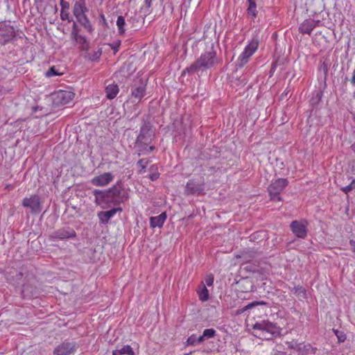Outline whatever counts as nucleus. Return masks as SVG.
I'll return each instance as SVG.
<instances>
[{"label":"nucleus","instance_id":"obj_27","mask_svg":"<svg viewBox=\"0 0 355 355\" xmlns=\"http://www.w3.org/2000/svg\"><path fill=\"white\" fill-rule=\"evenodd\" d=\"M333 331L335 336L338 338V341L339 343H343L346 340V334L343 331H339L338 329H333Z\"/></svg>","mask_w":355,"mask_h":355},{"label":"nucleus","instance_id":"obj_40","mask_svg":"<svg viewBox=\"0 0 355 355\" xmlns=\"http://www.w3.org/2000/svg\"><path fill=\"white\" fill-rule=\"evenodd\" d=\"M205 337H202V335L200 336L199 337L196 338V344H199V343H201L204 341L205 340Z\"/></svg>","mask_w":355,"mask_h":355},{"label":"nucleus","instance_id":"obj_23","mask_svg":"<svg viewBox=\"0 0 355 355\" xmlns=\"http://www.w3.org/2000/svg\"><path fill=\"white\" fill-rule=\"evenodd\" d=\"M150 161L148 159H139L137 163V167H138V173L139 174H143L146 172V168L147 166L149 164Z\"/></svg>","mask_w":355,"mask_h":355},{"label":"nucleus","instance_id":"obj_2","mask_svg":"<svg viewBox=\"0 0 355 355\" xmlns=\"http://www.w3.org/2000/svg\"><path fill=\"white\" fill-rule=\"evenodd\" d=\"M255 331V336L263 339L270 340L280 334L281 329L269 320L256 322L250 324Z\"/></svg>","mask_w":355,"mask_h":355},{"label":"nucleus","instance_id":"obj_13","mask_svg":"<svg viewBox=\"0 0 355 355\" xmlns=\"http://www.w3.org/2000/svg\"><path fill=\"white\" fill-rule=\"evenodd\" d=\"M114 180L113 175L110 173H104L91 180V183L96 187H105L109 184Z\"/></svg>","mask_w":355,"mask_h":355},{"label":"nucleus","instance_id":"obj_33","mask_svg":"<svg viewBox=\"0 0 355 355\" xmlns=\"http://www.w3.org/2000/svg\"><path fill=\"white\" fill-rule=\"evenodd\" d=\"M60 17L62 20H68L69 21H71L70 19H69V10H60Z\"/></svg>","mask_w":355,"mask_h":355},{"label":"nucleus","instance_id":"obj_15","mask_svg":"<svg viewBox=\"0 0 355 355\" xmlns=\"http://www.w3.org/2000/svg\"><path fill=\"white\" fill-rule=\"evenodd\" d=\"M76 236L75 230L72 228L67 227L57 230L52 235V238L60 240L74 238Z\"/></svg>","mask_w":355,"mask_h":355},{"label":"nucleus","instance_id":"obj_11","mask_svg":"<svg viewBox=\"0 0 355 355\" xmlns=\"http://www.w3.org/2000/svg\"><path fill=\"white\" fill-rule=\"evenodd\" d=\"M24 207L29 208L32 214H39L42 211V202L37 195H32L25 198L22 201Z\"/></svg>","mask_w":355,"mask_h":355},{"label":"nucleus","instance_id":"obj_42","mask_svg":"<svg viewBox=\"0 0 355 355\" xmlns=\"http://www.w3.org/2000/svg\"><path fill=\"white\" fill-rule=\"evenodd\" d=\"M299 344H291L288 345V347L290 349H295L297 351V346Z\"/></svg>","mask_w":355,"mask_h":355},{"label":"nucleus","instance_id":"obj_8","mask_svg":"<svg viewBox=\"0 0 355 355\" xmlns=\"http://www.w3.org/2000/svg\"><path fill=\"white\" fill-rule=\"evenodd\" d=\"M309 222L306 219L293 220L290 225L291 232L300 239H304L307 235Z\"/></svg>","mask_w":355,"mask_h":355},{"label":"nucleus","instance_id":"obj_37","mask_svg":"<svg viewBox=\"0 0 355 355\" xmlns=\"http://www.w3.org/2000/svg\"><path fill=\"white\" fill-rule=\"evenodd\" d=\"M354 182V180L352 182V183L345 187L342 188V191H344L345 193H347L352 189V183Z\"/></svg>","mask_w":355,"mask_h":355},{"label":"nucleus","instance_id":"obj_24","mask_svg":"<svg viewBox=\"0 0 355 355\" xmlns=\"http://www.w3.org/2000/svg\"><path fill=\"white\" fill-rule=\"evenodd\" d=\"M125 20L124 17L119 16L116 20V26L118 28V32L120 35H123L125 32Z\"/></svg>","mask_w":355,"mask_h":355},{"label":"nucleus","instance_id":"obj_25","mask_svg":"<svg viewBox=\"0 0 355 355\" xmlns=\"http://www.w3.org/2000/svg\"><path fill=\"white\" fill-rule=\"evenodd\" d=\"M150 174L148 175V178L151 181H155L159 178V173L158 171V168L156 165L150 166Z\"/></svg>","mask_w":355,"mask_h":355},{"label":"nucleus","instance_id":"obj_4","mask_svg":"<svg viewBox=\"0 0 355 355\" xmlns=\"http://www.w3.org/2000/svg\"><path fill=\"white\" fill-rule=\"evenodd\" d=\"M259 45V40L258 37H253L249 43L245 46L243 52L239 55L237 62L239 67H243L246 64L250 58L257 51Z\"/></svg>","mask_w":355,"mask_h":355},{"label":"nucleus","instance_id":"obj_32","mask_svg":"<svg viewBox=\"0 0 355 355\" xmlns=\"http://www.w3.org/2000/svg\"><path fill=\"white\" fill-rule=\"evenodd\" d=\"M62 73L58 72L55 67H51L49 70L47 71V76H60Z\"/></svg>","mask_w":355,"mask_h":355},{"label":"nucleus","instance_id":"obj_10","mask_svg":"<svg viewBox=\"0 0 355 355\" xmlns=\"http://www.w3.org/2000/svg\"><path fill=\"white\" fill-rule=\"evenodd\" d=\"M78 345L74 341H64L58 345L53 350L54 355H71L76 352Z\"/></svg>","mask_w":355,"mask_h":355},{"label":"nucleus","instance_id":"obj_44","mask_svg":"<svg viewBox=\"0 0 355 355\" xmlns=\"http://www.w3.org/2000/svg\"><path fill=\"white\" fill-rule=\"evenodd\" d=\"M152 1L153 0H145L146 3H148V7H150Z\"/></svg>","mask_w":355,"mask_h":355},{"label":"nucleus","instance_id":"obj_36","mask_svg":"<svg viewBox=\"0 0 355 355\" xmlns=\"http://www.w3.org/2000/svg\"><path fill=\"white\" fill-rule=\"evenodd\" d=\"M196 337L195 335H192L190 337L188 338L187 340V343L189 344V345H196Z\"/></svg>","mask_w":355,"mask_h":355},{"label":"nucleus","instance_id":"obj_20","mask_svg":"<svg viewBox=\"0 0 355 355\" xmlns=\"http://www.w3.org/2000/svg\"><path fill=\"white\" fill-rule=\"evenodd\" d=\"M119 92V88L116 84H110L105 87V94L108 99L114 98Z\"/></svg>","mask_w":355,"mask_h":355},{"label":"nucleus","instance_id":"obj_28","mask_svg":"<svg viewBox=\"0 0 355 355\" xmlns=\"http://www.w3.org/2000/svg\"><path fill=\"white\" fill-rule=\"evenodd\" d=\"M120 350H121V352L122 355H125V354H128V355H135L134 350L132 349V348L131 347V346H130V345H123V346L120 349Z\"/></svg>","mask_w":355,"mask_h":355},{"label":"nucleus","instance_id":"obj_26","mask_svg":"<svg viewBox=\"0 0 355 355\" xmlns=\"http://www.w3.org/2000/svg\"><path fill=\"white\" fill-rule=\"evenodd\" d=\"M293 291L294 293L299 297H301L302 299L306 298V291L302 286H295L293 288Z\"/></svg>","mask_w":355,"mask_h":355},{"label":"nucleus","instance_id":"obj_12","mask_svg":"<svg viewBox=\"0 0 355 355\" xmlns=\"http://www.w3.org/2000/svg\"><path fill=\"white\" fill-rule=\"evenodd\" d=\"M75 94L71 91L59 90L55 94V101L57 104L67 105L69 104L74 98Z\"/></svg>","mask_w":355,"mask_h":355},{"label":"nucleus","instance_id":"obj_19","mask_svg":"<svg viewBox=\"0 0 355 355\" xmlns=\"http://www.w3.org/2000/svg\"><path fill=\"white\" fill-rule=\"evenodd\" d=\"M196 291L198 295L199 300L201 302H206L209 299V292L205 285L204 282H201Z\"/></svg>","mask_w":355,"mask_h":355},{"label":"nucleus","instance_id":"obj_18","mask_svg":"<svg viewBox=\"0 0 355 355\" xmlns=\"http://www.w3.org/2000/svg\"><path fill=\"white\" fill-rule=\"evenodd\" d=\"M117 211H122V209L121 207H117L113 208L106 211H101L98 214V218L101 223H107L109 220L116 214Z\"/></svg>","mask_w":355,"mask_h":355},{"label":"nucleus","instance_id":"obj_41","mask_svg":"<svg viewBox=\"0 0 355 355\" xmlns=\"http://www.w3.org/2000/svg\"><path fill=\"white\" fill-rule=\"evenodd\" d=\"M112 355H122L121 352L119 349H114L112 351Z\"/></svg>","mask_w":355,"mask_h":355},{"label":"nucleus","instance_id":"obj_29","mask_svg":"<svg viewBox=\"0 0 355 355\" xmlns=\"http://www.w3.org/2000/svg\"><path fill=\"white\" fill-rule=\"evenodd\" d=\"M216 336V331L214 329H206L203 331L202 337L211 338Z\"/></svg>","mask_w":355,"mask_h":355},{"label":"nucleus","instance_id":"obj_22","mask_svg":"<svg viewBox=\"0 0 355 355\" xmlns=\"http://www.w3.org/2000/svg\"><path fill=\"white\" fill-rule=\"evenodd\" d=\"M247 1L249 3V6L247 10L248 14L249 15L252 16L253 18L257 17L258 12L257 10V5H256L255 1L254 0H247Z\"/></svg>","mask_w":355,"mask_h":355},{"label":"nucleus","instance_id":"obj_14","mask_svg":"<svg viewBox=\"0 0 355 355\" xmlns=\"http://www.w3.org/2000/svg\"><path fill=\"white\" fill-rule=\"evenodd\" d=\"M320 20L313 19H307L304 20L300 26L299 31L302 34H311L312 31L318 26Z\"/></svg>","mask_w":355,"mask_h":355},{"label":"nucleus","instance_id":"obj_3","mask_svg":"<svg viewBox=\"0 0 355 355\" xmlns=\"http://www.w3.org/2000/svg\"><path fill=\"white\" fill-rule=\"evenodd\" d=\"M72 11L77 22L84 28L87 33L92 34L94 28L86 15L88 12L86 1H73Z\"/></svg>","mask_w":355,"mask_h":355},{"label":"nucleus","instance_id":"obj_9","mask_svg":"<svg viewBox=\"0 0 355 355\" xmlns=\"http://www.w3.org/2000/svg\"><path fill=\"white\" fill-rule=\"evenodd\" d=\"M80 28L76 22L73 21L72 30L71 32V37L74 42L80 46V48L84 51H88L89 49V44L86 37L80 34Z\"/></svg>","mask_w":355,"mask_h":355},{"label":"nucleus","instance_id":"obj_16","mask_svg":"<svg viewBox=\"0 0 355 355\" xmlns=\"http://www.w3.org/2000/svg\"><path fill=\"white\" fill-rule=\"evenodd\" d=\"M317 348L313 347L310 343H299L297 346V352L299 355H308L315 354Z\"/></svg>","mask_w":355,"mask_h":355},{"label":"nucleus","instance_id":"obj_45","mask_svg":"<svg viewBox=\"0 0 355 355\" xmlns=\"http://www.w3.org/2000/svg\"><path fill=\"white\" fill-rule=\"evenodd\" d=\"M154 148H154L153 146H150V151H153V150H154Z\"/></svg>","mask_w":355,"mask_h":355},{"label":"nucleus","instance_id":"obj_39","mask_svg":"<svg viewBox=\"0 0 355 355\" xmlns=\"http://www.w3.org/2000/svg\"><path fill=\"white\" fill-rule=\"evenodd\" d=\"M349 244L352 247V250L353 252L355 253V241L354 240H350L349 241Z\"/></svg>","mask_w":355,"mask_h":355},{"label":"nucleus","instance_id":"obj_38","mask_svg":"<svg viewBox=\"0 0 355 355\" xmlns=\"http://www.w3.org/2000/svg\"><path fill=\"white\" fill-rule=\"evenodd\" d=\"M248 311V313L250 312V308H247V305L245 306L244 307L237 310V314H241L243 313H244L245 311Z\"/></svg>","mask_w":355,"mask_h":355},{"label":"nucleus","instance_id":"obj_6","mask_svg":"<svg viewBox=\"0 0 355 355\" xmlns=\"http://www.w3.org/2000/svg\"><path fill=\"white\" fill-rule=\"evenodd\" d=\"M288 181L286 178H279L271 182L268 187V191L270 199L272 200H277L278 201H282V198L279 195L288 186Z\"/></svg>","mask_w":355,"mask_h":355},{"label":"nucleus","instance_id":"obj_31","mask_svg":"<svg viewBox=\"0 0 355 355\" xmlns=\"http://www.w3.org/2000/svg\"><path fill=\"white\" fill-rule=\"evenodd\" d=\"M214 277L212 274H209L205 278V285L208 286H211L214 284Z\"/></svg>","mask_w":355,"mask_h":355},{"label":"nucleus","instance_id":"obj_43","mask_svg":"<svg viewBox=\"0 0 355 355\" xmlns=\"http://www.w3.org/2000/svg\"><path fill=\"white\" fill-rule=\"evenodd\" d=\"M351 83L353 85H355V71L353 73V75H352V79H351Z\"/></svg>","mask_w":355,"mask_h":355},{"label":"nucleus","instance_id":"obj_21","mask_svg":"<svg viewBox=\"0 0 355 355\" xmlns=\"http://www.w3.org/2000/svg\"><path fill=\"white\" fill-rule=\"evenodd\" d=\"M146 94V86L143 84L132 89V96L137 99H141Z\"/></svg>","mask_w":355,"mask_h":355},{"label":"nucleus","instance_id":"obj_7","mask_svg":"<svg viewBox=\"0 0 355 355\" xmlns=\"http://www.w3.org/2000/svg\"><path fill=\"white\" fill-rule=\"evenodd\" d=\"M205 191V179L203 176H199L189 180L185 187L187 194L199 196L203 194Z\"/></svg>","mask_w":355,"mask_h":355},{"label":"nucleus","instance_id":"obj_30","mask_svg":"<svg viewBox=\"0 0 355 355\" xmlns=\"http://www.w3.org/2000/svg\"><path fill=\"white\" fill-rule=\"evenodd\" d=\"M94 194L95 196L96 202L98 204H99L98 202V200L99 198H104L107 196V193H105L103 191H101V190H97V189L94 190Z\"/></svg>","mask_w":355,"mask_h":355},{"label":"nucleus","instance_id":"obj_46","mask_svg":"<svg viewBox=\"0 0 355 355\" xmlns=\"http://www.w3.org/2000/svg\"><path fill=\"white\" fill-rule=\"evenodd\" d=\"M73 1H86L85 0H73Z\"/></svg>","mask_w":355,"mask_h":355},{"label":"nucleus","instance_id":"obj_34","mask_svg":"<svg viewBox=\"0 0 355 355\" xmlns=\"http://www.w3.org/2000/svg\"><path fill=\"white\" fill-rule=\"evenodd\" d=\"M101 54H102V49H99L98 51H95L92 55H91L90 60H98L100 58Z\"/></svg>","mask_w":355,"mask_h":355},{"label":"nucleus","instance_id":"obj_1","mask_svg":"<svg viewBox=\"0 0 355 355\" xmlns=\"http://www.w3.org/2000/svg\"><path fill=\"white\" fill-rule=\"evenodd\" d=\"M217 62L218 60L216 58V53L214 51L205 52L202 53L200 58L196 62L184 69L182 74H185L187 72H195L202 69H209L214 67Z\"/></svg>","mask_w":355,"mask_h":355},{"label":"nucleus","instance_id":"obj_35","mask_svg":"<svg viewBox=\"0 0 355 355\" xmlns=\"http://www.w3.org/2000/svg\"><path fill=\"white\" fill-rule=\"evenodd\" d=\"M60 5L61 6V10H69L70 8V4L68 1L65 0H60Z\"/></svg>","mask_w":355,"mask_h":355},{"label":"nucleus","instance_id":"obj_17","mask_svg":"<svg viewBox=\"0 0 355 355\" xmlns=\"http://www.w3.org/2000/svg\"><path fill=\"white\" fill-rule=\"evenodd\" d=\"M167 218L166 212H162L157 216H153L150 218V226L152 228L162 227Z\"/></svg>","mask_w":355,"mask_h":355},{"label":"nucleus","instance_id":"obj_5","mask_svg":"<svg viewBox=\"0 0 355 355\" xmlns=\"http://www.w3.org/2000/svg\"><path fill=\"white\" fill-rule=\"evenodd\" d=\"M247 308H250L248 314L247 320H255L257 318H262L266 316V303L263 302H253L247 305Z\"/></svg>","mask_w":355,"mask_h":355}]
</instances>
